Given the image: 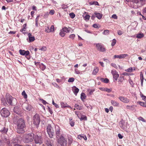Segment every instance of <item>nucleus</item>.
Returning <instances> with one entry per match:
<instances>
[{"label":"nucleus","instance_id":"nucleus-3","mask_svg":"<svg viewBox=\"0 0 146 146\" xmlns=\"http://www.w3.org/2000/svg\"><path fill=\"white\" fill-rule=\"evenodd\" d=\"M5 98L7 102L10 105L12 106L17 104V101L16 99L13 98L9 94H6Z\"/></svg>","mask_w":146,"mask_h":146},{"label":"nucleus","instance_id":"nucleus-30","mask_svg":"<svg viewBox=\"0 0 146 146\" xmlns=\"http://www.w3.org/2000/svg\"><path fill=\"white\" fill-rule=\"evenodd\" d=\"M83 17L84 20L86 21L89 20L90 17V16L89 15H86L84 16L83 15Z\"/></svg>","mask_w":146,"mask_h":146},{"label":"nucleus","instance_id":"nucleus-44","mask_svg":"<svg viewBox=\"0 0 146 146\" xmlns=\"http://www.w3.org/2000/svg\"><path fill=\"white\" fill-rule=\"evenodd\" d=\"M116 40L115 39H113L112 40V42L111 44L112 46H113L116 44Z\"/></svg>","mask_w":146,"mask_h":146},{"label":"nucleus","instance_id":"nucleus-7","mask_svg":"<svg viewBox=\"0 0 146 146\" xmlns=\"http://www.w3.org/2000/svg\"><path fill=\"white\" fill-rule=\"evenodd\" d=\"M33 123L36 126H38L40 121L39 115L37 114H35L33 117Z\"/></svg>","mask_w":146,"mask_h":146},{"label":"nucleus","instance_id":"nucleus-49","mask_svg":"<svg viewBox=\"0 0 146 146\" xmlns=\"http://www.w3.org/2000/svg\"><path fill=\"white\" fill-rule=\"evenodd\" d=\"M74 78H70L68 80V82H74Z\"/></svg>","mask_w":146,"mask_h":146},{"label":"nucleus","instance_id":"nucleus-20","mask_svg":"<svg viewBox=\"0 0 146 146\" xmlns=\"http://www.w3.org/2000/svg\"><path fill=\"white\" fill-rule=\"evenodd\" d=\"M78 138L80 139H84L86 140L87 139L86 137L84 135H78Z\"/></svg>","mask_w":146,"mask_h":146},{"label":"nucleus","instance_id":"nucleus-11","mask_svg":"<svg viewBox=\"0 0 146 146\" xmlns=\"http://www.w3.org/2000/svg\"><path fill=\"white\" fill-rule=\"evenodd\" d=\"M68 143L69 145L72 144V145H78V143L75 141L72 140V138L71 136L68 137Z\"/></svg>","mask_w":146,"mask_h":146},{"label":"nucleus","instance_id":"nucleus-56","mask_svg":"<svg viewBox=\"0 0 146 146\" xmlns=\"http://www.w3.org/2000/svg\"><path fill=\"white\" fill-rule=\"evenodd\" d=\"M49 15V14L48 12H46L45 14L44 15V18H47Z\"/></svg>","mask_w":146,"mask_h":146},{"label":"nucleus","instance_id":"nucleus-13","mask_svg":"<svg viewBox=\"0 0 146 146\" xmlns=\"http://www.w3.org/2000/svg\"><path fill=\"white\" fill-rule=\"evenodd\" d=\"M118 98L121 101L125 103H127L129 102V99L123 96H119Z\"/></svg>","mask_w":146,"mask_h":146},{"label":"nucleus","instance_id":"nucleus-63","mask_svg":"<svg viewBox=\"0 0 146 146\" xmlns=\"http://www.w3.org/2000/svg\"><path fill=\"white\" fill-rule=\"evenodd\" d=\"M111 65L115 68H117V66L114 63H111Z\"/></svg>","mask_w":146,"mask_h":146},{"label":"nucleus","instance_id":"nucleus-33","mask_svg":"<svg viewBox=\"0 0 146 146\" xmlns=\"http://www.w3.org/2000/svg\"><path fill=\"white\" fill-rule=\"evenodd\" d=\"M144 36V35L142 33L137 34L136 36V37L138 38H140Z\"/></svg>","mask_w":146,"mask_h":146},{"label":"nucleus","instance_id":"nucleus-42","mask_svg":"<svg viewBox=\"0 0 146 146\" xmlns=\"http://www.w3.org/2000/svg\"><path fill=\"white\" fill-rule=\"evenodd\" d=\"M109 31L108 30H106L104 31L103 33V34L104 35H108L109 34Z\"/></svg>","mask_w":146,"mask_h":146},{"label":"nucleus","instance_id":"nucleus-29","mask_svg":"<svg viewBox=\"0 0 146 146\" xmlns=\"http://www.w3.org/2000/svg\"><path fill=\"white\" fill-rule=\"evenodd\" d=\"M100 80L102 82L106 83H108L109 82V80L107 78L104 79V78H102L100 79Z\"/></svg>","mask_w":146,"mask_h":146},{"label":"nucleus","instance_id":"nucleus-45","mask_svg":"<svg viewBox=\"0 0 146 146\" xmlns=\"http://www.w3.org/2000/svg\"><path fill=\"white\" fill-rule=\"evenodd\" d=\"M50 29L51 32L53 33L54 31V25H52Z\"/></svg>","mask_w":146,"mask_h":146},{"label":"nucleus","instance_id":"nucleus-25","mask_svg":"<svg viewBox=\"0 0 146 146\" xmlns=\"http://www.w3.org/2000/svg\"><path fill=\"white\" fill-rule=\"evenodd\" d=\"M73 91L74 94L76 96L79 92V89L77 88L75 86Z\"/></svg>","mask_w":146,"mask_h":146},{"label":"nucleus","instance_id":"nucleus-43","mask_svg":"<svg viewBox=\"0 0 146 146\" xmlns=\"http://www.w3.org/2000/svg\"><path fill=\"white\" fill-rule=\"evenodd\" d=\"M141 97L142 98V99L146 102V96H144L141 93Z\"/></svg>","mask_w":146,"mask_h":146},{"label":"nucleus","instance_id":"nucleus-50","mask_svg":"<svg viewBox=\"0 0 146 146\" xmlns=\"http://www.w3.org/2000/svg\"><path fill=\"white\" fill-rule=\"evenodd\" d=\"M45 31L47 33L51 32L50 31V29L49 27H47L45 29Z\"/></svg>","mask_w":146,"mask_h":146},{"label":"nucleus","instance_id":"nucleus-32","mask_svg":"<svg viewBox=\"0 0 146 146\" xmlns=\"http://www.w3.org/2000/svg\"><path fill=\"white\" fill-rule=\"evenodd\" d=\"M61 107L62 108H64L66 107H69L66 104H65L63 102H61Z\"/></svg>","mask_w":146,"mask_h":146},{"label":"nucleus","instance_id":"nucleus-14","mask_svg":"<svg viewBox=\"0 0 146 146\" xmlns=\"http://www.w3.org/2000/svg\"><path fill=\"white\" fill-rule=\"evenodd\" d=\"M111 73L113 76V78L115 80H117V79L119 77V74L115 70H112L111 71Z\"/></svg>","mask_w":146,"mask_h":146},{"label":"nucleus","instance_id":"nucleus-26","mask_svg":"<svg viewBox=\"0 0 146 146\" xmlns=\"http://www.w3.org/2000/svg\"><path fill=\"white\" fill-rule=\"evenodd\" d=\"M1 100L2 101V103L3 105L6 106V105H7L6 101L4 98H1Z\"/></svg>","mask_w":146,"mask_h":146},{"label":"nucleus","instance_id":"nucleus-47","mask_svg":"<svg viewBox=\"0 0 146 146\" xmlns=\"http://www.w3.org/2000/svg\"><path fill=\"white\" fill-rule=\"evenodd\" d=\"M70 17L72 18H74L75 16V15L73 13H71L69 14Z\"/></svg>","mask_w":146,"mask_h":146},{"label":"nucleus","instance_id":"nucleus-61","mask_svg":"<svg viewBox=\"0 0 146 146\" xmlns=\"http://www.w3.org/2000/svg\"><path fill=\"white\" fill-rule=\"evenodd\" d=\"M114 58H116L121 59L120 55H115L114 56Z\"/></svg>","mask_w":146,"mask_h":146},{"label":"nucleus","instance_id":"nucleus-60","mask_svg":"<svg viewBox=\"0 0 146 146\" xmlns=\"http://www.w3.org/2000/svg\"><path fill=\"white\" fill-rule=\"evenodd\" d=\"M117 33L118 35H121L122 34L123 32L119 30L117 31Z\"/></svg>","mask_w":146,"mask_h":146},{"label":"nucleus","instance_id":"nucleus-58","mask_svg":"<svg viewBox=\"0 0 146 146\" xmlns=\"http://www.w3.org/2000/svg\"><path fill=\"white\" fill-rule=\"evenodd\" d=\"M74 71L75 73L77 74H79L80 73V71L78 70L77 69H75Z\"/></svg>","mask_w":146,"mask_h":146},{"label":"nucleus","instance_id":"nucleus-51","mask_svg":"<svg viewBox=\"0 0 146 146\" xmlns=\"http://www.w3.org/2000/svg\"><path fill=\"white\" fill-rule=\"evenodd\" d=\"M105 91H106L108 92H110L111 91V90L110 89H108L107 88H105Z\"/></svg>","mask_w":146,"mask_h":146},{"label":"nucleus","instance_id":"nucleus-28","mask_svg":"<svg viewBox=\"0 0 146 146\" xmlns=\"http://www.w3.org/2000/svg\"><path fill=\"white\" fill-rule=\"evenodd\" d=\"M98 71H99L98 68L97 67H96L94 68V70L93 71L92 74H94V75L98 73Z\"/></svg>","mask_w":146,"mask_h":146},{"label":"nucleus","instance_id":"nucleus-41","mask_svg":"<svg viewBox=\"0 0 146 146\" xmlns=\"http://www.w3.org/2000/svg\"><path fill=\"white\" fill-rule=\"evenodd\" d=\"M22 95L24 96L25 98L26 99L27 97V94H26L25 92V91H23L22 93Z\"/></svg>","mask_w":146,"mask_h":146},{"label":"nucleus","instance_id":"nucleus-21","mask_svg":"<svg viewBox=\"0 0 146 146\" xmlns=\"http://www.w3.org/2000/svg\"><path fill=\"white\" fill-rule=\"evenodd\" d=\"M111 104L114 106L118 107L119 106V104L117 102L114 100H111Z\"/></svg>","mask_w":146,"mask_h":146},{"label":"nucleus","instance_id":"nucleus-12","mask_svg":"<svg viewBox=\"0 0 146 146\" xmlns=\"http://www.w3.org/2000/svg\"><path fill=\"white\" fill-rule=\"evenodd\" d=\"M55 131L56 137L57 138H58L60 135V131L59 127L56 125L54 127Z\"/></svg>","mask_w":146,"mask_h":146},{"label":"nucleus","instance_id":"nucleus-39","mask_svg":"<svg viewBox=\"0 0 146 146\" xmlns=\"http://www.w3.org/2000/svg\"><path fill=\"white\" fill-rule=\"evenodd\" d=\"M121 59L124 58L127 56H128V55L127 54H122L120 55Z\"/></svg>","mask_w":146,"mask_h":146},{"label":"nucleus","instance_id":"nucleus-22","mask_svg":"<svg viewBox=\"0 0 146 146\" xmlns=\"http://www.w3.org/2000/svg\"><path fill=\"white\" fill-rule=\"evenodd\" d=\"M119 125L120 127L123 129H125V122L123 121H121L119 122Z\"/></svg>","mask_w":146,"mask_h":146},{"label":"nucleus","instance_id":"nucleus-37","mask_svg":"<svg viewBox=\"0 0 146 146\" xmlns=\"http://www.w3.org/2000/svg\"><path fill=\"white\" fill-rule=\"evenodd\" d=\"M59 35L62 37H64L65 35V33H64V32L63 31L62 29L60 31V32L59 33Z\"/></svg>","mask_w":146,"mask_h":146},{"label":"nucleus","instance_id":"nucleus-27","mask_svg":"<svg viewBox=\"0 0 146 146\" xmlns=\"http://www.w3.org/2000/svg\"><path fill=\"white\" fill-rule=\"evenodd\" d=\"M3 141L7 145H9L10 143V140L7 138H5L3 139Z\"/></svg>","mask_w":146,"mask_h":146},{"label":"nucleus","instance_id":"nucleus-40","mask_svg":"<svg viewBox=\"0 0 146 146\" xmlns=\"http://www.w3.org/2000/svg\"><path fill=\"white\" fill-rule=\"evenodd\" d=\"M40 67L42 70H44L46 68L45 66L42 64H41L40 65Z\"/></svg>","mask_w":146,"mask_h":146},{"label":"nucleus","instance_id":"nucleus-55","mask_svg":"<svg viewBox=\"0 0 146 146\" xmlns=\"http://www.w3.org/2000/svg\"><path fill=\"white\" fill-rule=\"evenodd\" d=\"M70 123L71 126L73 127L74 125V122L73 121H70Z\"/></svg>","mask_w":146,"mask_h":146},{"label":"nucleus","instance_id":"nucleus-36","mask_svg":"<svg viewBox=\"0 0 146 146\" xmlns=\"http://www.w3.org/2000/svg\"><path fill=\"white\" fill-rule=\"evenodd\" d=\"M139 104L141 106L146 107V102H139Z\"/></svg>","mask_w":146,"mask_h":146},{"label":"nucleus","instance_id":"nucleus-52","mask_svg":"<svg viewBox=\"0 0 146 146\" xmlns=\"http://www.w3.org/2000/svg\"><path fill=\"white\" fill-rule=\"evenodd\" d=\"M132 68H130L126 70V71L129 72H131L132 71Z\"/></svg>","mask_w":146,"mask_h":146},{"label":"nucleus","instance_id":"nucleus-5","mask_svg":"<svg viewBox=\"0 0 146 146\" xmlns=\"http://www.w3.org/2000/svg\"><path fill=\"white\" fill-rule=\"evenodd\" d=\"M33 137L34 134L33 133L25 134L24 136V140L27 143L31 142L33 140Z\"/></svg>","mask_w":146,"mask_h":146},{"label":"nucleus","instance_id":"nucleus-54","mask_svg":"<svg viewBox=\"0 0 146 146\" xmlns=\"http://www.w3.org/2000/svg\"><path fill=\"white\" fill-rule=\"evenodd\" d=\"M52 104L54 105V106L56 108H59V106L57 104H56L55 103L54 101L53 100L52 101Z\"/></svg>","mask_w":146,"mask_h":146},{"label":"nucleus","instance_id":"nucleus-16","mask_svg":"<svg viewBox=\"0 0 146 146\" xmlns=\"http://www.w3.org/2000/svg\"><path fill=\"white\" fill-rule=\"evenodd\" d=\"M19 52L21 55H25L26 56L28 55L29 53V51L28 50L25 51L24 50H20Z\"/></svg>","mask_w":146,"mask_h":146},{"label":"nucleus","instance_id":"nucleus-53","mask_svg":"<svg viewBox=\"0 0 146 146\" xmlns=\"http://www.w3.org/2000/svg\"><path fill=\"white\" fill-rule=\"evenodd\" d=\"M39 100L41 101L42 103L44 105L46 104L47 103V102L45 100L42 99H40Z\"/></svg>","mask_w":146,"mask_h":146},{"label":"nucleus","instance_id":"nucleus-62","mask_svg":"<svg viewBox=\"0 0 146 146\" xmlns=\"http://www.w3.org/2000/svg\"><path fill=\"white\" fill-rule=\"evenodd\" d=\"M111 18L114 19H117V16L115 14H114L112 16Z\"/></svg>","mask_w":146,"mask_h":146},{"label":"nucleus","instance_id":"nucleus-19","mask_svg":"<svg viewBox=\"0 0 146 146\" xmlns=\"http://www.w3.org/2000/svg\"><path fill=\"white\" fill-rule=\"evenodd\" d=\"M28 35L30 42H33L35 40V38L33 36H32L31 33H29L28 34Z\"/></svg>","mask_w":146,"mask_h":146},{"label":"nucleus","instance_id":"nucleus-24","mask_svg":"<svg viewBox=\"0 0 146 146\" xmlns=\"http://www.w3.org/2000/svg\"><path fill=\"white\" fill-rule=\"evenodd\" d=\"M62 29L64 32H65L66 33H69L70 31V28L69 27L68 28L66 27H65L62 28Z\"/></svg>","mask_w":146,"mask_h":146},{"label":"nucleus","instance_id":"nucleus-18","mask_svg":"<svg viewBox=\"0 0 146 146\" xmlns=\"http://www.w3.org/2000/svg\"><path fill=\"white\" fill-rule=\"evenodd\" d=\"M13 111L18 115H20L21 114V110L17 106H16L14 108Z\"/></svg>","mask_w":146,"mask_h":146},{"label":"nucleus","instance_id":"nucleus-8","mask_svg":"<svg viewBox=\"0 0 146 146\" xmlns=\"http://www.w3.org/2000/svg\"><path fill=\"white\" fill-rule=\"evenodd\" d=\"M35 142L36 144H41L42 143L43 139L40 135H36L34 138Z\"/></svg>","mask_w":146,"mask_h":146},{"label":"nucleus","instance_id":"nucleus-1","mask_svg":"<svg viewBox=\"0 0 146 146\" xmlns=\"http://www.w3.org/2000/svg\"><path fill=\"white\" fill-rule=\"evenodd\" d=\"M125 2H131L133 7L134 8H138L143 6L145 4V0H124Z\"/></svg>","mask_w":146,"mask_h":146},{"label":"nucleus","instance_id":"nucleus-64","mask_svg":"<svg viewBox=\"0 0 146 146\" xmlns=\"http://www.w3.org/2000/svg\"><path fill=\"white\" fill-rule=\"evenodd\" d=\"M93 27L96 28H97L98 27V24H95L93 25Z\"/></svg>","mask_w":146,"mask_h":146},{"label":"nucleus","instance_id":"nucleus-35","mask_svg":"<svg viewBox=\"0 0 146 146\" xmlns=\"http://www.w3.org/2000/svg\"><path fill=\"white\" fill-rule=\"evenodd\" d=\"M75 107L78 110H81L82 109V107L76 104L75 106Z\"/></svg>","mask_w":146,"mask_h":146},{"label":"nucleus","instance_id":"nucleus-46","mask_svg":"<svg viewBox=\"0 0 146 146\" xmlns=\"http://www.w3.org/2000/svg\"><path fill=\"white\" fill-rule=\"evenodd\" d=\"M75 37V35L74 34H71V35H70V36H69V38H70L72 40H73L74 39Z\"/></svg>","mask_w":146,"mask_h":146},{"label":"nucleus","instance_id":"nucleus-17","mask_svg":"<svg viewBox=\"0 0 146 146\" xmlns=\"http://www.w3.org/2000/svg\"><path fill=\"white\" fill-rule=\"evenodd\" d=\"M24 108L26 109L28 111H30L32 109L31 106L29 104H25L23 105Z\"/></svg>","mask_w":146,"mask_h":146},{"label":"nucleus","instance_id":"nucleus-38","mask_svg":"<svg viewBox=\"0 0 146 146\" xmlns=\"http://www.w3.org/2000/svg\"><path fill=\"white\" fill-rule=\"evenodd\" d=\"M81 120H86L87 117L85 115H82L81 117L79 118Z\"/></svg>","mask_w":146,"mask_h":146},{"label":"nucleus","instance_id":"nucleus-15","mask_svg":"<svg viewBox=\"0 0 146 146\" xmlns=\"http://www.w3.org/2000/svg\"><path fill=\"white\" fill-rule=\"evenodd\" d=\"M8 128L5 127L0 125V132L3 134H6Z\"/></svg>","mask_w":146,"mask_h":146},{"label":"nucleus","instance_id":"nucleus-31","mask_svg":"<svg viewBox=\"0 0 146 146\" xmlns=\"http://www.w3.org/2000/svg\"><path fill=\"white\" fill-rule=\"evenodd\" d=\"M51 140L50 139H48L46 141V144L47 146H52V144L51 143Z\"/></svg>","mask_w":146,"mask_h":146},{"label":"nucleus","instance_id":"nucleus-2","mask_svg":"<svg viewBox=\"0 0 146 146\" xmlns=\"http://www.w3.org/2000/svg\"><path fill=\"white\" fill-rule=\"evenodd\" d=\"M17 130L19 133H23L24 132V128L25 127V121L22 118H19L17 121Z\"/></svg>","mask_w":146,"mask_h":146},{"label":"nucleus","instance_id":"nucleus-34","mask_svg":"<svg viewBox=\"0 0 146 146\" xmlns=\"http://www.w3.org/2000/svg\"><path fill=\"white\" fill-rule=\"evenodd\" d=\"M86 96L85 94L84 93H82L81 95V98L82 100L86 99Z\"/></svg>","mask_w":146,"mask_h":146},{"label":"nucleus","instance_id":"nucleus-4","mask_svg":"<svg viewBox=\"0 0 146 146\" xmlns=\"http://www.w3.org/2000/svg\"><path fill=\"white\" fill-rule=\"evenodd\" d=\"M58 146H66L67 142L66 139L61 135L58 139Z\"/></svg>","mask_w":146,"mask_h":146},{"label":"nucleus","instance_id":"nucleus-9","mask_svg":"<svg viewBox=\"0 0 146 146\" xmlns=\"http://www.w3.org/2000/svg\"><path fill=\"white\" fill-rule=\"evenodd\" d=\"M1 115L4 117H7L10 114L9 111L6 108H4L1 111Z\"/></svg>","mask_w":146,"mask_h":146},{"label":"nucleus","instance_id":"nucleus-6","mask_svg":"<svg viewBox=\"0 0 146 146\" xmlns=\"http://www.w3.org/2000/svg\"><path fill=\"white\" fill-rule=\"evenodd\" d=\"M46 129L47 133L50 137V138H52L54 134V128L52 127L50 125H48L47 126Z\"/></svg>","mask_w":146,"mask_h":146},{"label":"nucleus","instance_id":"nucleus-10","mask_svg":"<svg viewBox=\"0 0 146 146\" xmlns=\"http://www.w3.org/2000/svg\"><path fill=\"white\" fill-rule=\"evenodd\" d=\"M96 47L97 49L101 52H104L106 51V48L104 45L101 43H98L96 44Z\"/></svg>","mask_w":146,"mask_h":146},{"label":"nucleus","instance_id":"nucleus-23","mask_svg":"<svg viewBox=\"0 0 146 146\" xmlns=\"http://www.w3.org/2000/svg\"><path fill=\"white\" fill-rule=\"evenodd\" d=\"M94 14L96 17H97L98 19H101L102 16V14L100 13L97 12H95Z\"/></svg>","mask_w":146,"mask_h":146},{"label":"nucleus","instance_id":"nucleus-57","mask_svg":"<svg viewBox=\"0 0 146 146\" xmlns=\"http://www.w3.org/2000/svg\"><path fill=\"white\" fill-rule=\"evenodd\" d=\"M55 11L54 10H51L50 11L49 14L51 15H53Z\"/></svg>","mask_w":146,"mask_h":146},{"label":"nucleus","instance_id":"nucleus-59","mask_svg":"<svg viewBox=\"0 0 146 146\" xmlns=\"http://www.w3.org/2000/svg\"><path fill=\"white\" fill-rule=\"evenodd\" d=\"M139 120L142 121L143 122H145V120L142 117H139Z\"/></svg>","mask_w":146,"mask_h":146},{"label":"nucleus","instance_id":"nucleus-48","mask_svg":"<svg viewBox=\"0 0 146 146\" xmlns=\"http://www.w3.org/2000/svg\"><path fill=\"white\" fill-rule=\"evenodd\" d=\"M88 92H89V94H88V95H91L92 94L93 92L94 91V90H91L90 89H88Z\"/></svg>","mask_w":146,"mask_h":146}]
</instances>
